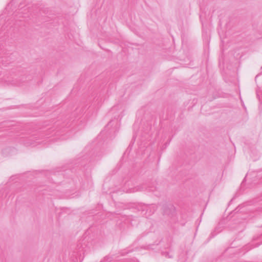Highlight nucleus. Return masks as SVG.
I'll return each instance as SVG.
<instances>
[{
  "label": "nucleus",
  "instance_id": "f257e3e1",
  "mask_svg": "<svg viewBox=\"0 0 262 262\" xmlns=\"http://www.w3.org/2000/svg\"><path fill=\"white\" fill-rule=\"evenodd\" d=\"M111 260V257H110L108 256L105 257L103 260V261L101 262H104V261H110Z\"/></svg>",
  "mask_w": 262,
  "mask_h": 262
},
{
  "label": "nucleus",
  "instance_id": "f03ea898",
  "mask_svg": "<svg viewBox=\"0 0 262 262\" xmlns=\"http://www.w3.org/2000/svg\"><path fill=\"white\" fill-rule=\"evenodd\" d=\"M261 69H262V67H261Z\"/></svg>",
  "mask_w": 262,
  "mask_h": 262
}]
</instances>
